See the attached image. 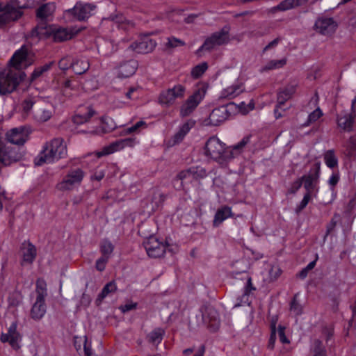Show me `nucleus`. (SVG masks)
<instances>
[{
  "label": "nucleus",
  "mask_w": 356,
  "mask_h": 356,
  "mask_svg": "<svg viewBox=\"0 0 356 356\" xmlns=\"http://www.w3.org/2000/svg\"><path fill=\"white\" fill-rule=\"evenodd\" d=\"M177 178L181 181V184L191 183L194 180L191 168L181 171L178 174Z\"/></svg>",
  "instance_id": "nucleus-42"
},
{
  "label": "nucleus",
  "mask_w": 356,
  "mask_h": 356,
  "mask_svg": "<svg viewBox=\"0 0 356 356\" xmlns=\"http://www.w3.org/2000/svg\"><path fill=\"white\" fill-rule=\"evenodd\" d=\"M135 145L134 138H125L116 140L108 145L104 146L100 151L97 152L96 155L98 157L109 155L115 152L124 149L125 147H133Z\"/></svg>",
  "instance_id": "nucleus-14"
},
{
  "label": "nucleus",
  "mask_w": 356,
  "mask_h": 356,
  "mask_svg": "<svg viewBox=\"0 0 356 356\" xmlns=\"http://www.w3.org/2000/svg\"><path fill=\"white\" fill-rule=\"evenodd\" d=\"M286 64V58H282L280 60H271L261 68L260 72H264L273 70L280 69L283 67Z\"/></svg>",
  "instance_id": "nucleus-34"
},
{
  "label": "nucleus",
  "mask_w": 356,
  "mask_h": 356,
  "mask_svg": "<svg viewBox=\"0 0 356 356\" xmlns=\"http://www.w3.org/2000/svg\"><path fill=\"white\" fill-rule=\"evenodd\" d=\"M355 120V115L341 113L337 118V125L345 131H350L353 129Z\"/></svg>",
  "instance_id": "nucleus-25"
},
{
  "label": "nucleus",
  "mask_w": 356,
  "mask_h": 356,
  "mask_svg": "<svg viewBox=\"0 0 356 356\" xmlns=\"http://www.w3.org/2000/svg\"><path fill=\"white\" fill-rule=\"evenodd\" d=\"M281 41V38H275V40H273V41H271L270 42H269L263 49V52H266V51L270 49H273V48H275V47L277 46V44H279V42Z\"/></svg>",
  "instance_id": "nucleus-61"
},
{
  "label": "nucleus",
  "mask_w": 356,
  "mask_h": 356,
  "mask_svg": "<svg viewBox=\"0 0 356 356\" xmlns=\"http://www.w3.org/2000/svg\"><path fill=\"white\" fill-rule=\"evenodd\" d=\"M232 104H227L214 108L209 115L208 124L212 126H218L225 122L230 115L228 107Z\"/></svg>",
  "instance_id": "nucleus-18"
},
{
  "label": "nucleus",
  "mask_w": 356,
  "mask_h": 356,
  "mask_svg": "<svg viewBox=\"0 0 356 356\" xmlns=\"http://www.w3.org/2000/svg\"><path fill=\"white\" fill-rule=\"evenodd\" d=\"M25 76L24 72L20 70L0 72V95L13 92Z\"/></svg>",
  "instance_id": "nucleus-4"
},
{
  "label": "nucleus",
  "mask_w": 356,
  "mask_h": 356,
  "mask_svg": "<svg viewBox=\"0 0 356 356\" xmlns=\"http://www.w3.org/2000/svg\"><path fill=\"white\" fill-rule=\"evenodd\" d=\"M204 149L207 156L220 164H224L234 157L232 150L227 147L225 144L216 136H212L207 140Z\"/></svg>",
  "instance_id": "nucleus-2"
},
{
  "label": "nucleus",
  "mask_w": 356,
  "mask_h": 356,
  "mask_svg": "<svg viewBox=\"0 0 356 356\" xmlns=\"http://www.w3.org/2000/svg\"><path fill=\"white\" fill-rule=\"evenodd\" d=\"M229 28L224 26L220 31L211 34L207 38L199 51H211L216 47L224 45L229 42Z\"/></svg>",
  "instance_id": "nucleus-7"
},
{
  "label": "nucleus",
  "mask_w": 356,
  "mask_h": 356,
  "mask_svg": "<svg viewBox=\"0 0 356 356\" xmlns=\"http://www.w3.org/2000/svg\"><path fill=\"white\" fill-rule=\"evenodd\" d=\"M113 245L111 241L108 240H105L102 242L101 245V252L103 254V257H109V255L113 251Z\"/></svg>",
  "instance_id": "nucleus-44"
},
{
  "label": "nucleus",
  "mask_w": 356,
  "mask_h": 356,
  "mask_svg": "<svg viewBox=\"0 0 356 356\" xmlns=\"http://www.w3.org/2000/svg\"><path fill=\"white\" fill-rule=\"evenodd\" d=\"M339 181V175L338 173H333L328 180L329 184L332 187H334Z\"/></svg>",
  "instance_id": "nucleus-62"
},
{
  "label": "nucleus",
  "mask_w": 356,
  "mask_h": 356,
  "mask_svg": "<svg viewBox=\"0 0 356 356\" xmlns=\"http://www.w3.org/2000/svg\"><path fill=\"white\" fill-rule=\"evenodd\" d=\"M138 68V63L135 60H130L121 64L118 70V76L128 78L135 74Z\"/></svg>",
  "instance_id": "nucleus-24"
},
{
  "label": "nucleus",
  "mask_w": 356,
  "mask_h": 356,
  "mask_svg": "<svg viewBox=\"0 0 356 356\" xmlns=\"http://www.w3.org/2000/svg\"><path fill=\"white\" fill-rule=\"evenodd\" d=\"M344 147L346 148V154L348 156H352L356 149V135L350 137L344 145Z\"/></svg>",
  "instance_id": "nucleus-39"
},
{
  "label": "nucleus",
  "mask_w": 356,
  "mask_h": 356,
  "mask_svg": "<svg viewBox=\"0 0 356 356\" xmlns=\"http://www.w3.org/2000/svg\"><path fill=\"white\" fill-rule=\"evenodd\" d=\"M56 10V5L54 3L49 2L42 5L36 11V15L41 19H46L49 16L52 15Z\"/></svg>",
  "instance_id": "nucleus-29"
},
{
  "label": "nucleus",
  "mask_w": 356,
  "mask_h": 356,
  "mask_svg": "<svg viewBox=\"0 0 356 356\" xmlns=\"http://www.w3.org/2000/svg\"><path fill=\"white\" fill-rule=\"evenodd\" d=\"M85 176V172L79 168L70 169L63 180L57 184L59 191H71L79 186Z\"/></svg>",
  "instance_id": "nucleus-6"
},
{
  "label": "nucleus",
  "mask_w": 356,
  "mask_h": 356,
  "mask_svg": "<svg viewBox=\"0 0 356 356\" xmlns=\"http://www.w3.org/2000/svg\"><path fill=\"white\" fill-rule=\"evenodd\" d=\"M51 65H52V63H46L45 65H44L42 66L36 67L31 74V79L34 80V79L38 78L39 76H40L44 72L49 70Z\"/></svg>",
  "instance_id": "nucleus-43"
},
{
  "label": "nucleus",
  "mask_w": 356,
  "mask_h": 356,
  "mask_svg": "<svg viewBox=\"0 0 356 356\" xmlns=\"http://www.w3.org/2000/svg\"><path fill=\"white\" fill-rule=\"evenodd\" d=\"M22 264H31L36 257V248L29 241H24L21 246Z\"/></svg>",
  "instance_id": "nucleus-22"
},
{
  "label": "nucleus",
  "mask_w": 356,
  "mask_h": 356,
  "mask_svg": "<svg viewBox=\"0 0 356 356\" xmlns=\"http://www.w3.org/2000/svg\"><path fill=\"white\" fill-rule=\"evenodd\" d=\"M36 297H42L45 298L47 296V284L42 279H38L36 282Z\"/></svg>",
  "instance_id": "nucleus-38"
},
{
  "label": "nucleus",
  "mask_w": 356,
  "mask_h": 356,
  "mask_svg": "<svg viewBox=\"0 0 356 356\" xmlns=\"http://www.w3.org/2000/svg\"><path fill=\"white\" fill-rule=\"evenodd\" d=\"M296 87L297 86L295 84H289L278 92L277 102H278L279 106H282L287 100L291 98L296 90Z\"/></svg>",
  "instance_id": "nucleus-27"
},
{
  "label": "nucleus",
  "mask_w": 356,
  "mask_h": 356,
  "mask_svg": "<svg viewBox=\"0 0 356 356\" xmlns=\"http://www.w3.org/2000/svg\"><path fill=\"white\" fill-rule=\"evenodd\" d=\"M190 168L191 170L193 178L194 180H197L207 176V172L202 167L195 166L191 167Z\"/></svg>",
  "instance_id": "nucleus-45"
},
{
  "label": "nucleus",
  "mask_w": 356,
  "mask_h": 356,
  "mask_svg": "<svg viewBox=\"0 0 356 356\" xmlns=\"http://www.w3.org/2000/svg\"><path fill=\"white\" fill-rule=\"evenodd\" d=\"M309 356H327L325 347L321 341L314 339L312 341Z\"/></svg>",
  "instance_id": "nucleus-30"
},
{
  "label": "nucleus",
  "mask_w": 356,
  "mask_h": 356,
  "mask_svg": "<svg viewBox=\"0 0 356 356\" xmlns=\"http://www.w3.org/2000/svg\"><path fill=\"white\" fill-rule=\"evenodd\" d=\"M53 114L52 106L45 102L38 101L33 110V118L35 120L44 122L49 120Z\"/></svg>",
  "instance_id": "nucleus-17"
},
{
  "label": "nucleus",
  "mask_w": 356,
  "mask_h": 356,
  "mask_svg": "<svg viewBox=\"0 0 356 356\" xmlns=\"http://www.w3.org/2000/svg\"><path fill=\"white\" fill-rule=\"evenodd\" d=\"M22 155L17 147L3 145L0 149V163L5 166L17 162Z\"/></svg>",
  "instance_id": "nucleus-15"
},
{
  "label": "nucleus",
  "mask_w": 356,
  "mask_h": 356,
  "mask_svg": "<svg viewBox=\"0 0 356 356\" xmlns=\"http://www.w3.org/2000/svg\"><path fill=\"white\" fill-rule=\"evenodd\" d=\"M208 65L207 63H202L195 66L191 70V76L194 79L200 78L207 70Z\"/></svg>",
  "instance_id": "nucleus-40"
},
{
  "label": "nucleus",
  "mask_w": 356,
  "mask_h": 356,
  "mask_svg": "<svg viewBox=\"0 0 356 356\" xmlns=\"http://www.w3.org/2000/svg\"><path fill=\"white\" fill-rule=\"evenodd\" d=\"M250 136H246L243 138V139L239 143L233 146V149L232 150L240 152L248 143H250Z\"/></svg>",
  "instance_id": "nucleus-51"
},
{
  "label": "nucleus",
  "mask_w": 356,
  "mask_h": 356,
  "mask_svg": "<svg viewBox=\"0 0 356 356\" xmlns=\"http://www.w3.org/2000/svg\"><path fill=\"white\" fill-rule=\"evenodd\" d=\"M108 257H102L96 261V268L99 271H103L105 269L106 264L108 261Z\"/></svg>",
  "instance_id": "nucleus-57"
},
{
  "label": "nucleus",
  "mask_w": 356,
  "mask_h": 356,
  "mask_svg": "<svg viewBox=\"0 0 356 356\" xmlns=\"http://www.w3.org/2000/svg\"><path fill=\"white\" fill-rule=\"evenodd\" d=\"M25 8L18 0H11L6 4L0 3V29H3L19 20Z\"/></svg>",
  "instance_id": "nucleus-3"
},
{
  "label": "nucleus",
  "mask_w": 356,
  "mask_h": 356,
  "mask_svg": "<svg viewBox=\"0 0 356 356\" xmlns=\"http://www.w3.org/2000/svg\"><path fill=\"white\" fill-rule=\"evenodd\" d=\"M244 90V87L241 83H234L221 92V98L233 99L239 95Z\"/></svg>",
  "instance_id": "nucleus-28"
},
{
  "label": "nucleus",
  "mask_w": 356,
  "mask_h": 356,
  "mask_svg": "<svg viewBox=\"0 0 356 356\" xmlns=\"http://www.w3.org/2000/svg\"><path fill=\"white\" fill-rule=\"evenodd\" d=\"M105 175V171L102 169H97L94 174L91 175V180L101 181Z\"/></svg>",
  "instance_id": "nucleus-59"
},
{
  "label": "nucleus",
  "mask_w": 356,
  "mask_h": 356,
  "mask_svg": "<svg viewBox=\"0 0 356 356\" xmlns=\"http://www.w3.org/2000/svg\"><path fill=\"white\" fill-rule=\"evenodd\" d=\"M95 9V4L78 1L72 8L66 10L64 14L69 19L85 21L92 16Z\"/></svg>",
  "instance_id": "nucleus-5"
},
{
  "label": "nucleus",
  "mask_w": 356,
  "mask_h": 356,
  "mask_svg": "<svg viewBox=\"0 0 356 356\" xmlns=\"http://www.w3.org/2000/svg\"><path fill=\"white\" fill-rule=\"evenodd\" d=\"M89 67V62L86 59H76L73 62L72 70L76 74H84Z\"/></svg>",
  "instance_id": "nucleus-31"
},
{
  "label": "nucleus",
  "mask_w": 356,
  "mask_h": 356,
  "mask_svg": "<svg viewBox=\"0 0 356 356\" xmlns=\"http://www.w3.org/2000/svg\"><path fill=\"white\" fill-rule=\"evenodd\" d=\"M143 245L149 257H161L165 252V245L154 236H151L145 239L143 242Z\"/></svg>",
  "instance_id": "nucleus-13"
},
{
  "label": "nucleus",
  "mask_w": 356,
  "mask_h": 356,
  "mask_svg": "<svg viewBox=\"0 0 356 356\" xmlns=\"http://www.w3.org/2000/svg\"><path fill=\"white\" fill-rule=\"evenodd\" d=\"M233 216L232 208L228 206L220 207L216 212L213 220V225L215 227H218L224 220Z\"/></svg>",
  "instance_id": "nucleus-26"
},
{
  "label": "nucleus",
  "mask_w": 356,
  "mask_h": 356,
  "mask_svg": "<svg viewBox=\"0 0 356 356\" xmlns=\"http://www.w3.org/2000/svg\"><path fill=\"white\" fill-rule=\"evenodd\" d=\"M17 325L13 322L9 327L7 333L1 334L0 340L2 343H8L14 349L18 350L20 348V341L22 340L21 334L17 330Z\"/></svg>",
  "instance_id": "nucleus-16"
},
{
  "label": "nucleus",
  "mask_w": 356,
  "mask_h": 356,
  "mask_svg": "<svg viewBox=\"0 0 356 356\" xmlns=\"http://www.w3.org/2000/svg\"><path fill=\"white\" fill-rule=\"evenodd\" d=\"M54 40L57 42H61L72 39L78 31L72 28L58 27L51 31Z\"/></svg>",
  "instance_id": "nucleus-21"
},
{
  "label": "nucleus",
  "mask_w": 356,
  "mask_h": 356,
  "mask_svg": "<svg viewBox=\"0 0 356 356\" xmlns=\"http://www.w3.org/2000/svg\"><path fill=\"white\" fill-rule=\"evenodd\" d=\"M276 335H277V331H276V327L275 324H273L271 325V333L269 338L268 343V348L269 349L273 350L275 347V343L276 341Z\"/></svg>",
  "instance_id": "nucleus-50"
},
{
  "label": "nucleus",
  "mask_w": 356,
  "mask_h": 356,
  "mask_svg": "<svg viewBox=\"0 0 356 356\" xmlns=\"http://www.w3.org/2000/svg\"><path fill=\"white\" fill-rule=\"evenodd\" d=\"M117 290V286L115 282L112 281L107 283L102 290L97 298V301H102L110 293H113Z\"/></svg>",
  "instance_id": "nucleus-36"
},
{
  "label": "nucleus",
  "mask_w": 356,
  "mask_h": 356,
  "mask_svg": "<svg viewBox=\"0 0 356 356\" xmlns=\"http://www.w3.org/2000/svg\"><path fill=\"white\" fill-rule=\"evenodd\" d=\"M33 62V59L28 51L27 49L22 47L16 51L10 60V63L16 70H21L30 66Z\"/></svg>",
  "instance_id": "nucleus-11"
},
{
  "label": "nucleus",
  "mask_w": 356,
  "mask_h": 356,
  "mask_svg": "<svg viewBox=\"0 0 356 356\" xmlns=\"http://www.w3.org/2000/svg\"><path fill=\"white\" fill-rule=\"evenodd\" d=\"M37 102H38V101H33V99L31 98H27V99H24L22 104L23 111L26 114H29L31 113L32 115H33L34 107H35V104H37Z\"/></svg>",
  "instance_id": "nucleus-41"
},
{
  "label": "nucleus",
  "mask_w": 356,
  "mask_h": 356,
  "mask_svg": "<svg viewBox=\"0 0 356 356\" xmlns=\"http://www.w3.org/2000/svg\"><path fill=\"white\" fill-rule=\"evenodd\" d=\"M164 334L165 331L163 329L156 328L149 334L148 339L151 343L158 344L162 341Z\"/></svg>",
  "instance_id": "nucleus-37"
},
{
  "label": "nucleus",
  "mask_w": 356,
  "mask_h": 356,
  "mask_svg": "<svg viewBox=\"0 0 356 356\" xmlns=\"http://www.w3.org/2000/svg\"><path fill=\"white\" fill-rule=\"evenodd\" d=\"M95 113L92 108L88 107L85 113L76 114L73 117V122L77 124L87 122L95 115Z\"/></svg>",
  "instance_id": "nucleus-32"
},
{
  "label": "nucleus",
  "mask_w": 356,
  "mask_h": 356,
  "mask_svg": "<svg viewBox=\"0 0 356 356\" xmlns=\"http://www.w3.org/2000/svg\"><path fill=\"white\" fill-rule=\"evenodd\" d=\"M62 88L63 91H66L68 89L74 90L76 89V86L73 83L72 80L67 79L62 83Z\"/></svg>",
  "instance_id": "nucleus-60"
},
{
  "label": "nucleus",
  "mask_w": 356,
  "mask_h": 356,
  "mask_svg": "<svg viewBox=\"0 0 356 356\" xmlns=\"http://www.w3.org/2000/svg\"><path fill=\"white\" fill-rule=\"evenodd\" d=\"M284 330H285L284 327L281 326V325H280L278 327L277 334H278L279 339H280V342L282 343H289V340L286 337Z\"/></svg>",
  "instance_id": "nucleus-55"
},
{
  "label": "nucleus",
  "mask_w": 356,
  "mask_h": 356,
  "mask_svg": "<svg viewBox=\"0 0 356 356\" xmlns=\"http://www.w3.org/2000/svg\"><path fill=\"white\" fill-rule=\"evenodd\" d=\"M291 0H283L278 5L277 8L280 11H286L293 8Z\"/></svg>",
  "instance_id": "nucleus-52"
},
{
  "label": "nucleus",
  "mask_w": 356,
  "mask_h": 356,
  "mask_svg": "<svg viewBox=\"0 0 356 356\" xmlns=\"http://www.w3.org/2000/svg\"><path fill=\"white\" fill-rule=\"evenodd\" d=\"M46 311L45 298L36 297L35 301L31 309V318L35 321L40 320L44 316Z\"/></svg>",
  "instance_id": "nucleus-23"
},
{
  "label": "nucleus",
  "mask_w": 356,
  "mask_h": 356,
  "mask_svg": "<svg viewBox=\"0 0 356 356\" xmlns=\"http://www.w3.org/2000/svg\"><path fill=\"white\" fill-rule=\"evenodd\" d=\"M6 140L15 145H23L27 140L28 135L23 127L13 128L6 134Z\"/></svg>",
  "instance_id": "nucleus-20"
},
{
  "label": "nucleus",
  "mask_w": 356,
  "mask_h": 356,
  "mask_svg": "<svg viewBox=\"0 0 356 356\" xmlns=\"http://www.w3.org/2000/svg\"><path fill=\"white\" fill-rule=\"evenodd\" d=\"M321 171V163H315L311 168L309 172L307 175H303L300 180L302 184L303 183L304 188L306 190V193L312 194L314 191L318 192V179Z\"/></svg>",
  "instance_id": "nucleus-9"
},
{
  "label": "nucleus",
  "mask_w": 356,
  "mask_h": 356,
  "mask_svg": "<svg viewBox=\"0 0 356 356\" xmlns=\"http://www.w3.org/2000/svg\"><path fill=\"white\" fill-rule=\"evenodd\" d=\"M323 115V112L320 109L319 107H318L316 110H314L313 112H312L307 119V124H309L310 123L314 122L316 120H318L321 116Z\"/></svg>",
  "instance_id": "nucleus-49"
},
{
  "label": "nucleus",
  "mask_w": 356,
  "mask_h": 356,
  "mask_svg": "<svg viewBox=\"0 0 356 356\" xmlns=\"http://www.w3.org/2000/svg\"><path fill=\"white\" fill-rule=\"evenodd\" d=\"M205 92L203 90L198 89L189 96L183 103L180 108V115L186 117L191 115L204 97Z\"/></svg>",
  "instance_id": "nucleus-10"
},
{
  "label": "nucleus",
  "mask_w": 356,
  "mask_h": 356,
  "mask_svg": "<svg viewBox=\"0 0 356 356\" xmlns=\"http://www.w3.org/2000/svg\"><path fill=\"white\" fill-rule=\"evenodd\" d=\"M186 92V87L181 84H177L172 88H168L161 92L159 102L165 106H172L177 99H182Z\"/></svg>",
  "instance_id": "nucleus-8"
},
{
  "label": "nucleus",
  "mask_w": 356,
  "mask_h": 356,
  "mask_svg": "<svg viewBox=\"0 0 356 356\" xmlns=\"http://www.w3.org/2000/svg\"><path fill=\"white\" fill-rule=\"evenodd\" d=\"M136 307V304L130 303V304H126L124 305H122L120 307V309L123 313H125V312H129L133 309H135Z\"/></svg>",
  "instance_id": "nucleus-64"
},
{
  "label": "nucleus",
  "mask_w": 356,
  "mask_h": 356,
  "mask_svg": "<svg viewBox=\"0 0 356 356\" xmlns=\"http://www.w3.org/2000/svg\"><path fill=\"white\" fill-rule=\"evenodd\" d=\"M156 42L148 38H140L130 45V48L138 54H148L156 47Z\"/></svg>",
  "instance_id": "nucleus-19"
},
{
  "label": "nucleus",
  "mask_w": 356,
  "mask_h": 356,
  "mask_svg": "<svg viewBox=\"0 0 356 356\" xmlns=\"http://www.w3.org/2000/svg\"><path fill=\"white\" fill-rule=\"evenodd\" d=\"M311 193H306L300 202V204L297 207V211H300L306 207L309 200H311Z\"/></svg>",
  "instance_id": "nucleus-54"
},
{
  "label": "nucleus",
  "mask_w": 356,
  "mask_h": 356,
  "mask_svg": "<svg viewBox=\"0 0 356 356\" xmlns=\"http://www.w3.org/2000/svg\"><path fill=\"white\" fill-rule=\"evenodd\" d=\"M297 296L298 295H295L293 298V300L291 301V312L298 316V315H300L302 314V305L297 301Z\"/></svg>",
  "instance_id": "nucleus-47"
},
{
  "label": "nucleus",
  "mask_w": 356,
  "mask_h": 356,
  "mask_svg": "<svg viewBox=\"0 0 356 356\" xmlns=\"http://www.w3.org/2000/svg\"><path fill=\"white\" fill-rule=\"evenodd\" d=\"M255 289H256L252 285L251 277H248V279L247 280L246 286L244 288L243 296L245 297V296H249L250 294V293L252 291H254Z\"/></svg>",
  "instance_id": "nucleus-58"
},
{
  "label": "nucleus",
  "mask_w": 356,
  "mask_h": 356,
  "mask_svg": "<svg viewBox=\"0 0 356 356\" xmlns=\"http://www.w3.org/2000/svg\"><path fill=\"white\" fill-rule=\"evenodd\" d=\"M146 127V122L143 120H140V121L138 122L136 124L127 128L125 130V133L126 134H131L134 132H136L138 130V129H140V127Z\"/></svg>",
  "instance_id": "nucleus-53"
},
{
  "label": "nucleus",
  "mask_w": 356,
  "mask_h": 356,
  "mask_svg": "<svg viewBox=\"0 0 356 356\" xmlns=\"http://www.w3.org/2000/svg\"><path fill=\"white\" fill-rule=\"evenodd\" d=\"M302 186V180L300 179L296 180L293 181L291 184L290 188H289L288 192L291 194H295L301 187Z\"/></svg>",
  "instance_id": "nucleus-56"
},
{
  "label": "nucleus",
  "mask_w": 356,
  "mask_h": 356,
  "mask_svg": "<svg viewBox=\"0 0 356 356\" xmlns=\"http://www.w3.org/2000/svg\"><path fill=\"white\" fill-rule=\"evenodd\" d=\"M67 155V146L60 138H56L47 142L38 156L35 159V164L41 165L43 163L56 162Z\"/></svg>",
  "instance_id": "nucleus-1"
},
{
  "label": "nucleus",
  "mask_w": 356,
  "mask_h": 356,
  "mask_svg": "<svg viewBox=\"0 0 356 356\" xmlns=\"http://www.w3.org/2000/svg\"><path fill=\"white\" fill-rule=\"evenodd\" d=\"M73 60L70 56H65L60 60L58 65L60 70H67L69 68H72Z\"/></svg>",
  "instance_id": "nucleus-48"
},
{
  "label": "nucleus",
  "mask_w": 356,
  "mask_h": 356,
  "mask_svg": "<svg viewBox=\"0 0 356 356\" xmlns=\"http://www.w3.org/2000/svg\"><path fill=\"white\" fill-rule=\"evenodd\" d=\"M325 163L330 168H334L338 165V159L334 149H329L323 154Z\"/></svg>",
  "instance_id": "nucleus-35"
},
{
  "label": "nucleus",
  "mask_w": 356,
  "mask_h": 356,
  "mask_svg": "<svg viewBox=\"0 0 356 356\" xmlns=\"http://www.w3.org/2000/svg\"><path fill=\"white\" fill-rule=\"evenodd\" d=\"M338 26L337 22L332 17H321L315 22L314 31L325 36H330L334 33Z\"/></svg>",
  "instance_id": "nucleus-12"
},
{
  "label": "nucleus",
  "mask_w": 356,
  "mask_h": 356,
  "mask_svg": "<svg viewBox=\"0 0 356 356\" xmlns=\"http://www.w3.org/2000/svg\"><path fill=\"white\" fill-rule=\"evenodd\" d=\"M194 125V122L193 121H188L185 122L184 124H182L178 132L175 134L174 136V141L175 143H179L183 140L184 136L188 133L190 129L193 127Z\"/></svg>",
  "instance_id": "nucleus-33"
},
{
  "label": "nucleus",
  "mask_w": 356,
  "mask_h": 356,
  "mask_svg": "<svg viewBox=\"0 0 356 356\" xmlns=\"http://www.w3.org/2000/svg\"><path fill=\"white\" fill-rule=\"evenodd\" d=\"M185 45V42L175 37H170L168 38V42L165 44L167 48L173 49L178 47Z\"/></svg>",
  "instance_id": "nucleus-46"
},
{
  "label": "nucleus",
  "mask_w": 356,
  "mask_h": 356,
  "mask_svg": "<svg viewBox=\"0 0 356 356\" xmlns=\"http://www.w3.org/2000/svg\"><path fill=\"white\" fill-rule=\"evenodd\" d=\"M209 314L212 316L211 321H213V325L218 326L219 324V322L218 320V314H217L216 311L213 308H209Z\"/></svg>",
  "instance_id": "nucleus-63"
}]
</instances>
